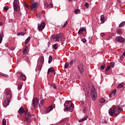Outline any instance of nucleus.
<instances>
[{"instance_id":"1","label":"nucleus","mask_w":125,"mask_h":125,"mask_svg":"<svg viewBox=\"0 0 125 125\" xmlns=\"http://www.w3.org/2000/svg\"><path fill=\"white\" fill-rule=\"evenodd\" d=\"M5 93L6 94V98L4 100L3 103V105L4 107H7L8 105H9V103H10V100H11V90L9 89H7L5 91Z\"/></svg>"},{"instance_id":"2","label":"nucleus","mask_w":125,"mask_h":125,"mask_svg":"<svg viewBox=\"0 0 125 125\" xmlns=\"http://www.w3.org/2000/svg\"><path fill=\"white\" fill-rule=\"evenodd\" d=\"M121 113V107L110 108L109 110V114L111 117H117Z\"/></svg>"},{"instance_id":"3","label":"nucleus","mask_w":125,"mask_h":125,"mask_svg":"<svg viewBox=\"0 0 125 125\" xmlns=\"http://www.w3.org/2000/svg\"><path fill=\"white\" fill-rule=\"evenodd\" d=\"M18 113H19V114H23V113H25V117L27 120V122L29 123H31V120L30 119L32 118V115L30 112L24 110V108L23 107L21 106L20 108Z\"/></svg>"},{"instance_id":"4","label":"nucleus","mask_w":125,"mask_h":125,"mask_svg":"<svg viewBox=\"0 0 125 125\" xmlns=\"http://www.w3.org/2000/svg\"><path fill=\"white\" fill-rule=\"evenodd\" d=\"M24 6L25 8H27L29 10H31V11H35L36 9L38 8V4L37 2H34L31 4V5H29L27 3H23Z\"/></svg>"},{"instance_id":"5","label":"nucleus","mask_w":125,"mask_h":125,"mask_svg":"<svg viewBox=\"0 0 125 125\" xmlns=\"http://www.w3.org/2000/svg\"><path fill=\"white\" fill-rule=\"evenodd\" d=\"M91 94L92 100L95 101L97 98V94L96 93V90L95 89L94 86H92Z\"/></svg>"},{"instance_id":"6","label":"nucleus","mask_w":125,"mask_h":125,"mask_svg":"<svg viewBox=\"0 0 125 125\" xmlns=\"http://www.w3.org/2000/svg\"><path fill=\"white\" fill-rule=\"evenodd\" d=\"M13 7L15 11H17V12H19V11H20V5H19V1L18 0H14L13 2Z\"/></svg>"},{"instance_id":"7","label":"nucleus","mask_w":125,"mask_h":125,"mask_svg":"<svg viewBox=\"0 0 125 125\" xmlns=\"http://www.w3.org/2000/svg\"><path fill=\"white\" fill-rule=\"evenodd\" d=\"M54 39L58 42H59V40H61V41H64V38L63 39V34H60L54 35Z\"/></svg>"},{"instance_id":"8","label":"nucleus","mask_w":125,"mask_h":125,"mask_svg":"<svg viewBox=\"0 0 125 125\" xmlns=\"http://www.w3.org/2000/svg\"><path fill=\"white\" fill-rule=\"evenodd\" d=\"M38 105H39V99L35 98L32 101V106L34 109H37Z\"/></svg>"},{"instance_id":"9","label":"nucleus","mask_w":125,"mask_h":125,"mask_svg":"<svg viewBox=\"0 0 125 125\" xmlns=\"http://www.w3.org/2000/svg\"><path fill=\"white\" fill-rule=\"evenodd\" d=\"M38 30L40 32H42L44 28H45V22L42 21L41 23H39L38 25Z\"/></svg>"},{"instance_id":"10","label":"nucleus","mask_w":125,"mask_h":125,"mask_svg":"<svg viewBox=\"0 0 125 125\" xmlns=\"http://www.w3.org/2000/svg\"><path fill=\"white\" fill-rule=\"evenodd\" d=\"M78 68L79 70L80 74H83L84 71V67H83V63H80L77 65Z\"/></svg>"},{"instance_id":"11","label":"nucleus","mask_w":125,"mask_h":125,"mask_svg":"<svg viewBox=\"0 0 125 125\" xmlns=\"http://www.w3.org/2000/svg\"><path fill=\"white\" fill-rule=\"evenodd\" d=\"M17 77L19 79H20L21 81H26V76L23 75L21 73H18Z\"/></svg>"},{"instance_id":"12","label":"nucleus","mask_w":125,"mask_h":125,"mask_svg":"<svg viewBox=\"0 0 125 125\" xmlns=\"http://www.w3.org/2000/svg\"><path fill=\"white\" fill-rule=\"evenodd\" d=\"M116 40L118 42H121V43H124V42H125V39L122 36H117L116 38Z\"/></svg>"},{"instance_id":"13","label":"nucleus","mask_w":125,"mask_h":125,"mask_svg":"<svg viewBox=\"0 0 125 125\" xmlns=\"http://www.w3.org/2000/svg\"><path fill=\"white\" fill-rule=\"evenodd\" d=\"M53 109V107H52V106H50L49 107H47L46 108V111H45V112H44V114H48V113H49L50 111H52Z\"/></svg>"},{"instance_id":"14","label":"nucleus","mask_w":125,"mask_h":125,"mask_svg":"<svg viewBox=\"0 0 125 125\" xmlns=\"http://www.w3.org/2000/svg\"><path fill=\"white\" fill-rule=\"evenodd\" d=\"M117 93V89L113 90L111 93L109 95V97L111 98V97H113V96H115L116 94Z\"/></svg>"},{"instance_id":"15","label":"nucleus","mask_w":125,"mask_h":125,"mask_svg":"<svg viewBox=\"0 0 125 125\" xmlns=\"http://www.w3.org/2000/svg\"><path fill=\"white\" fill-rule=\"evenodd\" d=\"M28 46H25L24 47H23L22 48V52L23 53V54H27V53H28Z\"/></svg>"},{"instance_id":"16","label":"nucleus","mask_w":125,"mask_h":125,"mask_svg":"<svg viewBox=\"0 0 125 125\" xmlns=\"http://www.w3.org/2000/svg\"><path fill=\"white\" fill-rule=\"evenodd\" d=\"M84 31H86V29H85V27L81 28L78 31L79 35H81V34H83V32H84Z\"/></svg>"},{"instance_id":"17","label":"nucleus","mask_w":125,"mask_h":125,"mask_svg":"<svg viewBox=\"0 0 125 125\" xmlns=\"http://www.w3.org/2000/svg\"><path fill=\"white\" fill-rule=\"evenodd\" d=\"M3 37H4L3 35V30H1V33H0V44L2 42V39H3Z\"/></svg>"},{"instance_id":"18","label":"nucleus","mask_w":125,"mask_h":125,"mask_svg":"<svg viewBox=\"0 0 125 125\" xmlns=\"http://www.w3.org/2000/svg\"><path fill=\"white\" fill-rule=\"evenodd\" d=\"M44 62V58L43 56H42L40 60H39V64H43V62Z\"/></svg>"},{"instance_id":"19","label":"nucleus","mask_w":125,"mask_h":125,"mask_svg":"<svg viewBox=\"0 0 125 125\" xmlns=\"http://www.w3.org/2000/svg\"><path fill=\"white\" fill-rule=\"evenodd\" d=\"M87 118H88V116H86L85 117L82 118V119L79 120V123H82V122H84V121L87 120Z\"/></svg>"},{"instance_id":"20","label":"nucleus","mask_w":125,"mask_h":125,"mask_svg":"<svg viewBox=\"0 0 125 125\" xmlns=\"http://www.w3.org/2000/svg\"><path fill=\"white\" fill-rule=\"evenodd\" d=\"M124 85L125 83H124V82H122L117 86V88H122V87H124Z\"/></svg>"},{"instance_id":"21","label":"nucleus","mask_w":125,"mask_h":125,"mask_svg":"<svg viewBox=\"0 0 125 125\" xmlns=\"http://www.w3.org/2000/svg\"><path fill=\"white\" fill-rule=\"evenodd\" d=\"M42 65L43 64L42 63H39L37 69H38L39 71H41L42 70Z\"/></svg>"},{"instance_id":"22","label":"nucleus","mask_w":125,"mask_h":125,"mask_svg":"<svg viewBox=\"0 0 125 125\" xmlns=\"http://www.w3.org/2000/svg\"><path fill=\"white\" fill-rule=\"evenodd\" d=\"M104 15H103L101 16L100 20H101L102 23H104V22H105V21H104Z\"/></svg>"},{"instance_id":"23","label":"nucleus","mask_w":125,"mask_h":125,"mask_svg":"<svg viewBox=\"0 0 125 125\" xmlns=\"http://www.w3.org/2000/svg\"><path fill=\"white\" fill-rule=\"evenodd\" d=\"M30 40H31V37H29L24 42L25 44H28V43H29Z\"/></svg>"},{"instance_id":"24","label":"nucleus","mask_w":125,"mask_h":125,"mask_svg":"<svg viewBox=\"0 0 125 125\" xmlns=\"http://www.w3.org/2000/svg\"><path fill=\"white\" fill-rule=\"evenodd\" d=\"M125 21H123L122 22H121L119 25V28H122V27H124V26H125Z\"/></svg>"},{"instance_id":"25","label":"nucleus","mask_w":125,"mask_h":125,"mask_svg":"<svg viewBox=\"0 0 125 125\" xmlns=\"http://www.w3.org/2000/svg\"><path fill=\"white\" fill-rule=\"evenodd\" d=\"M117 33L119 35H122L123 34V32L122 31V30L121 29H119L117 30Z\"/></svg>"},{"instance_id":"26","label":"nucleus","mask_w":125,"mask_h":125,"mask_svg":"<svg viewBox=\"0 0 125 125\" xmlns=\"http://www.w3.org/2000/svg\"><path fill=\"white\" fill-rule=\"evenodd\" d=\"M52 62V56H50L49 57V60H48V63L49 64H50Z\"/></svg>"},{"instance_id":"27","label":"nucleus","mask_w":125,"mask_h":125,"mask_svg":"<svg viewBox=\"0 0 125 125\" xmlns=\"http://www.w3.org/2000/svg\"><path fill=\"white\" fill-rule=\"evenodd\" d=\"M53 48H54V49L56 50V49H57V48H58V45L57 44H54L53 45Z\"/></svg>"},{"instance_id":"28","label":"nucleus","mask_w":125,"mask_h":125,"mask_svg":"<svg viewBox=\"0 0 125 125\" xmlns=\"http://www.w3.org/2000/svg\"><path fill=\"white\" fill-rule=\"evenodd\" d=\"M48 70H49V71L51 73H54V72H55V69L54 68H50Z\"/></svg>"},{"instance_id":"29","label":"nucleus","mask_w":125,"mask_h":125,"mask_svg":"<svg viewBox=\"0 0 125 125\" xmlns=\"http://www.w3.org/2000/svg\"><path fill=\"white\" fill-rule=\"evenodd\" d=\"M23 86V85L22 84V83H19L18 84V86L19 89H21V88H22V86Z\"/></svg>"},{"instance_id":"30","label":"nucleus","mask_w":125,"mask_h":125,"mask_svg":"<svg viewBox=\"0 0 125 125\" xmlns=\"http://www.w3.org/2000/svg\"><path fill=\"white\" fill-rule=\"evenodd\" d=\"M25 34H26V33H24V32H20V33H18L17 34V36H24V35H25Z\"/></svg>"},{"instance_id":"31","label":"nucleus","mask_w":125,"mask_h":125,"mask_svg":"<svg viewBox=\"0 0 125 125\" xmlns=\"http://www.w3.org/2000/svg\"><path fill=\"white\" fill-rule=\"evenodd\" d=\"M0 75L2 76V77H4V78H8V75L7 74L1 73Z\"/></svg>"},{"instance_id":"32","label":"nucleus","mask_w":125,"mask_h":125,"mask_svg":"<svg viewBox=\"0 0 125 125\" xmlns=\"http://www.w3.org/2000/svg\"><path fill=\"white\" fill-rule=\"evenodd\" d=\"M43 103H44V100H42L41 101L39 106H42L43 105Z\"/></svg>"},{"instance_id":"33","label":"nucleus","mask_w":125,"mask_h":125,"mask_svg":"<svg viewBox=\"0 0 125 125\" xmlns=\"http://www.w3.org/2000/svg\"><path fill=\"white\" fill-rule=\"evenodd\" d=\"M68 24V21H66L62 25V28H65V26H67V24Z\"/></svg>"},{"instance_id":"34","label":"nucleus","mask_w":125,"mask_h":125,"mask_svg":"<svg viewBox=\"0 0 125 125\" xmlns=\"http://www.w3.org/2000/svg\"><path fill=\"white\" fill-rule=\"evenodd\" d=\"M115 66V62H110V67H112V68H113V67Z\"/></svg>"},{"instance_id":"35","label":"nucleus","mask_w":125,"mask_h":125,"mask_svg":"<svg viewBox=\"0 0 125 125\" xmlns=\"http://www.w3.org/2000/svg\"><path fill=\"white\" fill-rule=\"evenodd\" d=\"M68 67H69V62H65L64 65L65 69H67Z\"/></svg>"},{"instance_id":"36","label":"nucleus","mask_w":125,"mask_h":125,"mask_svg":"<svg viewBox=\"0 0 125 125\" xmlns=\"http://www.w3.org/2000/svg\"><path fill=\"white\" fill-rule=\"evenodd\" d=\"M50 86L51 87L53 88L54 89H55V88H56V85H55V84L54 83H52V84H51Z\"/></svg>"},{"instance_id":"37","label":"nucleus","mask_w":125,"mask_h":125,"mask_svg":"<svg viewBox=\"0 0 125 125\" xmlns=\"http://www.w3.org/2000/svg\"><path fill=\"white\" fill-rule=\"evenodd\" d=\"M44 5L46 6V7H49V4H48V3H47V1H45L44 2Z\"/></svg>"},{"instance_id":"38","label":"nucleus","mask_w":125,"mask_h":125,"mask_svg":"<svg viewBox=\"0 0 125 125\" xmlns=\"http://www.w3.org/2000/svg\"><path fill=\"white\" fill-rule=\"evenodd\" d=\"M79 12H80V9H76L74 11L75 14H78V13H79Z\"/></svg>"},{"instance_id":"39","label":"nucleus","mask_w":125,"mask_h":125,"mask_svg":"<svg viewBox=\"0 0 125 125\" xmlns=\"http://www.w3.org/2000/svg\"><path fill=\"white\" fill-rule=\"evenodd\" d=\"M100 103H104L105 102V99L102 98L100 100Z\"/></svg>"},{"instance_id":"40","label":"nucleus","mask_w":125,"mask_h":125,"mask_svg":"<svg viewBox=\"0 0 125 125\" xmlns=\"http://www.w3.org/2000/svg\"><path fill=\"white\" fill-rule=\"evenodd\" d=\"M2 125H6V120L5 119L2 120Z\"/></svg>"},{"instance_id":"41","label":"nucleus","mask_w":125,"mask_h":125,"mask_svg":"<svg viewBox=\"0 0 125 125\" xmlns=\"http://www.w3.org/2000/svg\"><path fill=\"white\" fill-rule=\"evenodd\" d=\"M3 9L6 11H7V10L9 9V7H8V6H4Z\"/></svg>"},{"instance_id":"42","label":"nucleus","mask_w":125,"mask_h":125,"mask_svg":"<svg viewBox=\"0 0 125 125\" xmlns=\"http://www.w3.org/2000/svg\"><path fill=\"white\" fill-rule=\"evenodd\" d=\"M105 66H106V65L105 64V63L103 65H101V69L102 70H104L105 69Z\"/></svg>"},{"instance_id":"43","label":"nucleus","mask_w":125,"mask_h":125,"mask_svg":"<svg viewBox=\"0 0 125 125\" xmlns=\"http://www.w3.org/2000/svg\"><path fill=\"white\" fill-rule=\"evenodd\" d=\"M110 69H111V66H108L105 69V71L106 72H108V71H109L110 70Z\"/></svg>"},{"instance_id":"44","label":"nucleus","mask_w":125,"mask_h":125,"mask_svg":"<svg viewBox=\"0 0 125 125\" xmlns=\"http://www.w3.org/2000/svg\"><path fill=\"white\" fill-rule=\"evenodd\" d=\"M68 109H69V106H68V105H66L65 108L63 109V111L64 112H66V110L68 111Z\"/></svg>"},{"instance_id":"45","label":"nucleus","mask_w":125,"mask_h":125,"mask_svg":"<svg viewBox=\"0 0 125 125\" xmlns=\"http://www.w3.org/2000/svg\"><path fill=\"white\" fill-rule=\"evenodd\" d=\"M70 103H71V105H69V107L72 108H74V104H73V103L71 102Z\"/></svg>"},{"instance_id":"46","label":"nucleus","mask_w":125,"mask_h":125,"mask_svg":"<svg viewBox=\"0 0 125 125\" xmlns=\"http://www.w3.org/2000/svg\"><path fill=\"white\" fill-rule=\"evenodd\" d=\"M67 111H68L69 112H73V108H71L70 107H68Z\"/></svg>"},{"instance_id":"47","label":"nucleus","mask_w":125,"mask_h":125,"mask_svg":"<svg viewBox=\"0 0 125 125\" xmlns=\"http://www.w3.org/2000/svg\"><path fill=\"white\" fill-rule=\"evenodd\" d=\"M84 6H85V7H87V8H88V7L89 6V4H88V3L86 2V3L84 5Z\"/></svg>"},{"instance_id":"48","label":"nucleus","mask_w":125,"mask_h":125,"mask_svg":"<svg viewBox=\"0 0 125 125\" xmlns=\"http://www.w3.org/2000/svg\"><path fill=\"white\" fill-rule=\"evenodd\" d=\"M82 42H84V43L86 42V39H84V38L82 39Z\"/></svg>"},{"instance_id":"49","label":"nucleus","mask_w":125,"mask_h":125,"mask_svg":"<svg viewBox=\"0 0 125 125\" xmlns=\"http://www.w3.org/2000/svg\"><path fill=\"white\" fill-rule=\"evenodd\" d=\"M65 103L66 104H69V103H72V101H66Z\"/></svg>"},{"instance_id":"50","label":"nucleus","mask_w":125,"mask_h":125,"mask_svg":"<svg viewBox=\"0 0 125 125\" xmlns=\"http://www.w3.org/2000/svg\"><path fill=\"white\" fill-rule=\"evenodd\" d=\"M69 64L70 65H73L74 64V60L70 61Z\"/></svg>"},{"instance_id":"51","label":"nucleus","mask_w":125,"mask_h":125,"mask_svg":"<svg viewBox=\"0 0 125 125\" xmlns=\"http://www.w3.org/2000/svg\"><path fill=\"white\" fill-rule=\"evenodd\" d=\"M100 36H101V37H104V36H105V33H102L100 34Z\"/></svg>"},{"instance_id":"52","label":"nucleus","mask_w":125,"mask_h":125,"mask_svg":"<svg viewBox=\"0 0 125 125\" xmlns=\"http://www.w3.org/2000/svg\"><path fill=\"white\" fill-rule=\"evenodd\" d=\"M49 6H50V7H53V4H52V3H50V4L49 5Z\"/></svg>"},{"instance_id":"53","label":"nucleus","mask_w":125,"mask_h":125,"mask_svg":"<svg viewBox=\"0 0 125 125\" xmlns=\"http://www.w3.org/2000/svg\"><path fill=\"white\" fill-rule=\"evenodd\" d=\"M50 72L49 71V70L48 69V71H47V75L48 76V75H49V74H50Z\"/></svg>"},{"instance_id":"54","label":"nucleus","mask_w":125,"mask_h":125,"mask_svg":"<svg viewBox=\"0 0 125 125\" xmlns=\"http://www.w3.org/2000/svg\"><path fill=\"white\" fill-rule=\"evenodd\" d=\"M50 72L49 71V70L48 69V71H47V75L48 76V75H49V74H50Z\"/></svg>"},{"instance_id":"55","label":"nucleus","mask_w":125,"mask_h":125,"mask_svg":"<svg viewBox=\"0 0 125 125\" xmlns=\"http://www.w3.org/2000/svg\"><path fill=\"white\" fill-rule=\"evenodd\" d=\"M0 26H3V23L0 22Z\"/></svg>"},{"instance_id":"56","label":"nucleus","mask_w":125,"mask_h":125,"mask_svg":"<svg viewBox=\"0 0 125 125\" xmlns=\"http://www.w3.org/2000/svg\"><path fill=\"white\" fill-rule=\"evenodd\" d=\"M118 1L119 3H122V0H118Z\"/></svg>"},{"instance_id":"57","label":"nucleus","mask_w":125,"mask_h":125,"mask_svg":"<svg viewBox=\"0 0 125 125\" xmlns=\"http://www.w3.org/2000/svg\"><path fill=\"white\" fill-rule=\"evenodd\" d=\"M64 121H65V119L62 120H61L60 122L63 123V122H64Z\"/></svg>"},{"instance_id":"58","label":"nucleus","mask_w":125,"mask_h":125,"mask_svg":"<svg viewBox=\"0 0 125 125\" xmlns=\"http://www.w3.org/2000/svg\"><path fill=\"white\" fill-rule=\"evenodd\" d=\"M48 46H49L50 45V42H48L47 43Z\"/></svg>"},{"instance_id":"59","label":"nucleus","mask_w":125,"mask_h":125,"mask_svg":"<svg viewBox=\"0 0 125 125\" xmlns=\"http://www.w3.org/2000/svg\"><path fill=\"white\" fill-rule=\"evenodd\" d=\"M38 15H39V16H41V15H42V13H40L39 14H38Z\"/></svg>"},{"instance_id":"60","label":"nucleus","mask_w":125,"mask_h":125,"mask_svg":"<svg viewBox=\"0 0 125 125\" xmlns=\"http://www.w3.org/2000/svg\"><path fill=\"white\" fill-rule=\"evenodd\" d=\"M5 46L6 47H7L8 46V44H7V43L5 44Z\"/></svg>"},{"instance_id":"61","label":"nucleus","mask_w":125,"mask_h":125,"mask_svg":"<svg viewBox=\"0 0 125 125\" xmlns=\"http://www.w3.org/2000/svg\"><path fill=\"white\" fill-rule=\"evenodd\" d=\"M52 106L53 108H54V107H55V104H53V105H52Z\"/></svg>"},{"instance_id":"62","label":"nucleus","mask_w":125,"mask_h":125,"mask_svg":"<svg viewBox=\"0 0 125 125\" xmlns=\"http://www.w3.org/2000/svg\"><path fill=\"white\" fill-rule=\"evenodd\" d=\"M123 55L125 56V52H124L123 53Z\"/></svg>"},{"instance_id":"63","label":"nucleus","mask_w":125,"mask_h":125,"mask_svg":"<svg viewBox=\"0 0 125 125\" xmlns=\"http://www.w3.org/2000/svg\"><path fill=\"white\" fill-rule=\"evenodd\" d=\"M14 49H15V48H12L11 49L12 50H14Z\"/></svg>"},{"instance_id":"64","label":"nucleus","mask_w":125,"mask_h":125,"mask_svg":"<svg viewBox=\"0 0 125 125\" xmlns=\"http://www.w3.org/2000/svg\"><path fill=\"white\" fill-rule=\"evenodd\" d=\"M23 59H26V56H23Z\"/></svg>"}]
</instances>
